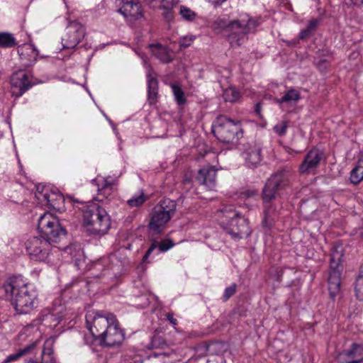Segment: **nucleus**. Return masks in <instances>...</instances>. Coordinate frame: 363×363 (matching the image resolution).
I'll return each mask as SVG.
<instances>
[{"instance_id": "0eeeda50", "label": "nucleus", "mask_w": 363, "mask_h": 363, "mask_svg": "<svg viewBox=\"0 0 363 363\" xmlns=\"http://www.w3.org/2000/svg\"><path fill=\"white\" fill-rule=\"evenodd\" d=\"M38 230L40 236L50 242H57L66 237L67 231L58 218L50 213H45L38 218Z\"/></svg>"}, {"instance_id": "864d4df0", "label": "nucleus", "mask_w": 363, "mask_h": 363, "mask_svg": "<svg viewBox=\"0 0 363 363\" xmlns=\"http://www.w3.org/2000/svg\"><path fill=\"white\" fill-rule=\"evenodd\" d=\"M123 4H133L136 2L135 0H122Z\"/></svg>"}, {"instance_id": "412c9836", "label": "nucleus", "mask_w": 363, "mask_h": 363, "mask_svg": "<svg viewBox=\"0 0 363 363\" xmlns=\"http://www.w3.org/2000/svg\"><path fill=\"white\" fill-rule=\"evenodd\" d=\"M125 18H130V20H136L142 17V9L138 2L133 4H124L118 9Z\"/></svg>"}, {"instance_id": "f257e3e1", "label": "nucleus", "mask_w": 363, "mask_h": 363, "mask_svg": "<svg viewBox=\"0 0 363 363\" xmlns=\"http://www.w3.org/2000/svg\"><path fill=\"white\" fill-rule=\"evenodd\" d=\"M18 314H28L38 306V294L34 288L23 280L21 276L9 277L2 286Z\"/></svg>"}, {"instance_id": "603ef678", "label": "nucleus", "mask_w": 363, "mask_h": 363, "mask_svg": "<svg viewBox=\"0 0 363 363\" xmlns=\"http://www.w3.org/2000/svg\"><path fill=\"white\" fill-rule=\"evenodd\" d=\"M189 337H202V334L199 332H192L189 335Z\"/></svg>"}, {"instance_id": "de8ad7c7", "label": "nucleus", "mask_w": 363, "mask_h": 363, "mask_svg": "<svg viewBox=\"0 0 363 363\" xmlns=\"http://www.w3.org/2000/svg\"><path fill=\"white\" fill-rule=\"evenodd\" d=\"M183 186L184 189L189 190L191 186V179L190 178L185 177L183 180Z\"/></svg>"}, {"instance_id": "20e7f679", "label": "nucleus", "mask_w": 363, "mask_h": 363, "mask_svg": "<svg viewBox=\"0 0 363 363\" xmlns=\"http://www.w3.org/2000/svg\"><path fill=\"white\" fill-rule=\"evenodd\" d=\"M83 223L89 235L101 236L109 230L111 219L104 208L92 203L83 210Z\"/></svg>"}, {"instance_id": "7c9ffc66", "label": "nucleus", "mask_w": 363, "mask_h": 363, "mask_svg": "<svg viewBox=\"0 0 363 363\" xmlns=\"http://www.w3.org/2000/svg\"><path fill=\"white\" fill-rule=\"evenodd\" d=\"M330 261V270L328 275V282L340 284V272L334 268V265H337V263L335 262L334 255H332Z\"/></svg>"}, {"instance_id": "79ce46f5", "label": "nucleus", "mask_w": 363, "mask_h": 363, "mask_svg": "<svg viewBox=\"0 0 363 363\" xmlns=\"http://www.w3.org/2000/svg\"><path fill=\"white\" fill-rule=\"evenodd\" d=\"M258 195L257 190L255 189H247L240 193V197L242 199H247L254 197Z\"/></svg>"}, {"instance_id": "ddd939ff", "label": "nucleus", "mask_w": 363, "mask_h": 363, "mask_svg": "<svg viewBox=\"0 0 363 363\" xmlns=\"http://www.w3.org/2000/svg\"><path fill=\"white\" fill-rule=\"evenodd\" d=\"M124 339L125 333L119 327L118 321L115 318V321L108 326L99 341L101 345L111 347L120 345Z\"/></svg>"}, {"instance_id": "a211bd4d", "label": "nucleus", "mask_w": 363, "mask_h": 363, "mask_svg": "<svg viewBox=\"0 0 363 363\" xmlns=\"http://www.w3.org/2000/svg\"><path fill=\"white\" fill-rule=\"evenodd\" d=\"M35 197L43 204L48 205L54 209H59L60 201H63L64 200L61 195L51 192L48 187L45 186L42 187L41 190H40L39 187L37 188Z\"/></svg>"}, {"instance_id": "c756f323", "label": "nucleus", "mask_w": 363, "mask_h": 363, "mask_svg": "<svg viewBox=\"0 0 363 363\" xmlns=\"http://www.w3.org/2000/svg\"><path fill=\"white\" fill-rule=\"evenodd\" d=\"M318 19H312L309 21L307 27L302 30L299 33V38L301 40H306L309 38L314 31L315 30L318 25Z\"/></svg>"}, {"instance_id": "dca6fc26", "label": "nucleus", "mask_w": 363, "mask_h": 363, "mask_svg": "<svg viewBox=\"0 0 363 363\" xmlns=\"http://www.w3.org/2000/svg\"><path fill=\"white\" fill-rule=\"evenodd\" d=\"M11 84L13 89L12 93L16 97L21 96L33 86L28 74L23 71L13 73L11 78Z\"/></svg>"}, {"instance_id": "3c124183", "label": "nucleus", "mask_w": 363, "mask_h": 363, "mask_svg": "<svg viewBox=\"0 0 363 363\" xmlns=\"http://www.w3.org/2000/svg\"><path fill=\"white\" fill-rule=\"evenodd\" d=\"M226 0H209V1L215 6H219L223 3H224Z\"/></svg>"}, {"instance_id": "423d86ee", "label": "nucleus", "mask_w": 363, "mask_h": 363, "mask_svg": "<svg viewBox=\"0 0 363 363\" xmlns=\"http://www.w3.org/2000/svg\"><path fill=\"white\" fill-rule=\"evenodd\" d=\"M176 209L174 201L169 199L162 200L153 209L148 225L150 230L156 234L161 233L164 225L175 214Z\"/></svg>"}, {"instance_id": "5701e85b", "label": "nucleus", "mask_w": 363, "mask_h": 363, "mask_svg": "<svg viewBox=\"0 0 363 363\" xmlns=\"http://www.w3.org/2000/svg\"><path fill=\"white\" fill-rule=\"evenodd\" d=\"M152 53L163 63H168L173 60L172 50L167 47L160 44H151L149 45Z\"/></svg>"}, {"instance_id": "72a5a7b5", "label": "nucleus", "mask_w": 363, "mask_h": 363, "mask_svg": "<svg viewBox=\"0 0 363 363\" xmlns=\"http://www.w3.org/2000/svg\"><path fill=\"white\" fill-rule=\"evenodd\" d=\"M171 87L177 104L179 106L184 104L186 100L184 97V91L181 87L176 84H172Z\"/></svg>"}, {"instance_id": "37998d69", "label": "nucleus", "mask_w": 363, "mask_h": 363, "mask_svg": "<svg viewBox=\"0 0 363 363\" xmlns=\"http://www.w3.org/2000/svg\"><path fill=\"white\" fill-rule=\"evenodd\" d=\"M194 40V38L192 36H191V37L185 36V37L182 38L179 41L180 47L184 48H188L189 46H190L191 43L193 42Z\"/></svg>"}, {"instance_id": "bb28decb", "label": "nucleus", "mask_w": 363, "mask_h": 363, "mask_svg": "<svg viewBox=\"0 0 363 363\" xmlns=\"http://www.w3.org/2000/svg\"><path fill=\"white\" fill-rule=\"evenodd\" d=\"M177 2L174 0H161L160 9H162L163 16L167 21H170L174 18L173 8Z\"/></svg>"}, {"instance_id": "f3484780", "label": "nucleus", "mask_w": 363, "mask_h": 363, "mask_svg": "<svg viewBox=\"0 0 363 363\" xmlns=\"http://www.w3.org/2000/svg\"><path fill=\"white\" fill-rule=\"evenodd\" d=\"M217 170L214 166H204L198 171L196 179L199 184L204 186L208 190H212L216 185Z\"/></svg>"}, {"instance_id": "2eb2a0df", "label": "nucleus", "mask_w": 363, "mask_h": 363, "mask_svg": "<svg viewBox=\"0 0 363 363\" xmlns=\"http://www.w3.org/2000/svg\"><path fill=\"white\" fill-rule=\"evenodd\" d=\"M324 157V153L316 148H313L305 155L303 160L299 166V172L308 174L314 172L320 165Z\"/></svg>"}, {"instance_id": "c85d7f7f", "label": "nucleus", "mask_w": 363, "mask_h": 363, "mask_svg": "<svg viewBox=\"0 0 363 363\" xmlns=\"http://www.w3.org/2000/svg\"><path fill=\"white\" fill-rule=\"evenodd\" d=\"M16 45V40L13 35L3 32L0 33V47L3 48H13Z\"/></svg>"}, {"instance_id": "49530a36", "label": "nucleus", "mask_w": 363, "mask_h": 363, "mask_svg": "<svg viewBox=\"0 0 363 363\" xmlns=\"http://www.w3.org/2000/svg\"><path fill=\"white\" fill-rule=\"evenodd\" d=\"M165 317L168 321L172 325H177L178 322L176 318H174L173 313H167L165 314Z\"/></svg>"}, {"instance_id": "4d7b16f0", "label": "nucleus", "mask_w": 363, "mask_h": 363, "mask_svg": "<svg viewBox=\"0 0 363 363\" xmlns=\"http://www.w3.org/2000/svg\"><path fill=\"white\" fill-rule=\"evenodd\" d=\"M359 274H361V275L363 276V262H362V264L360 267Z\"/></svg>"}, {"instance_id": "a878e982", "label": "nucleus", "mask_w": 363, "mask_h": 363, "mask_svg": "<svg viewBox=\"0 0 363 363\" xmlns=\"http://www.w3.org/2000/svg\"><path fill=\"white\" fill-rule=\"evenodd\" d=\"M35 342L26 345L24 348L18 350V352L9 355L1 363H11L18 361L23 356L30 353L35 347Z\"/></svg>"}, {"instance_id": "39448f33", "label": "nucleus", "mask_w": 363, "mask_h": 363, "mask_svg": "<svg viewBox=\"0 0 363 363\" xmlns=\"http://www.w3.org/2000/svg\"><path fill=\"white\" fill-rule=\"evenodd\" d=\"M212 132L223 143L238 142L243 135L241 122L225 115H220L216 118L212 125Z\"/></svg>"}, {"instance_id": "c03bdc74", "label": "nucleus", "mask_w": 363, "mask_h": 363, "mask_svg": "<svg viewBox=\"0 0 363 363\" xmlns=\"http://www.w3.org/2000/svg\"><path fill=\"white\" fill-rule=\"evenodd\" d=\"M48 342H45L43 352H42V358L47 357V356L53 355V350L52 347L48 345Z\"/></svg>"}, {"instance_id": "aec40b11", "label": "nucleus", "mask_w": 363, "mask_h": 363, "mask_svg": "<svg viewBox=\"0 0 363 363\" xmlns=\"http://www.w3.org/2000/svg\"><path fill=\"white\" fill-rule=\"evenodd\" d=\"M245 164L249 168L257 167L262 161L261 150L257 146H250L242 154Z\"/></svg>"}, {"instance_id": "f03ea898", "label": "nucleus", "mask_w": 363, "mask_h": 363, "mask_svg": "<svg viewBox=\"0 0 363 363\" xmlns=\"http://www.w3.org/2000/svg\"><path fill=\"white\" fill-rule=\"evenodd\" d=\"M215 24L218 28L225 29L231 45H240L247 39L249 33L256 31L259 23L248 14H242L238 18L229 22L225 19L218 18L215 21Z\"/></svg>"}, {"instance_id": "5fc2aeb1", "label": "nucleus", "mask_w": 363, "mask_h": 363, "mask_svg": "<svg viewBox=\"0 0 363 363\" xmlns=\"http://www.w3.org/2000/svg\"><path fill=\"white\" fill-rule=\"evenodd\" d=\"M278 277H277V280L278 281H280V277L282 276L283 274V269H280L279 271H278Z\"/></svg>"}, {"instance_id": "9b49d317", "label": "nucleus", "mask_w": 363, "mask_h": 363, "mask_svg": "<svg viewBox=\"0 0 363 363\" xmlns=\"http://www.w3.org/2000/svg\"><path fill=\"white\" fill-rule=\"evenodd\" d=\"M91 184L96 187L97 191L94 199L102 202L113 194L118 185V179L111 176H98L91 180Z\"/></svg>"}, {"instance_id": "f704fd0d", "label": "nucleus", "mask_w": 363, "mask_h": 363, "mask_svg": "<svg viewBox=\"0 0 363 363\" xmlns=\"http://www.w3.org/2000/svg\"><path fill=\"white\" fill-rule=\"evenodd\" d=\"M64 315L59 312L57 313H49L47 314L43 319L44 320L50 323L51 326H57L63 319Z\"/></svg>"}, {"instance_id": "58836bf2", "label": "nucleus", "mask_w": 363, "mask_h": 363, "mask_svg": "<svg viewBox=\"0 0 363 363\" xmlns=\"http://www.w3.org/2000/svg\"><path fill=\"white\" fill-rule=\"evenodd\" d=\"M236 289L237 285L235 283L232 284L230 286L227 287L224 291V294L223 295V300L224 301H228L231 296H233L235 294Z\"/></svg>"}, {"instance_id": "4468645a", "label": "nucleus", "mask_w": 363, "mask_h": 363, "mask_svg": "<svg viewBox=\"0 0 363 363\" xmlns=\"http://www.w3.org/2000/svg\"><path fill=\"white\" fill-rule=\"evenodd\" d=\"M261 199L263 204L262 226L265 230L269 231L274 227L278 218L277 206L274 203L275 199L266 198L262 195H261Z\"/></svg>"}, {"instance_id": "a19ab883", "label": "nucleus", "mask_w": 363, "mask_h": 363, "mask_svg": "<svg viewBox=\"0 0 363 363\" xmlns=\"http://www.w3.org/2000/svg\"><path fill=\"white\" fill-rule=\"evenodd\" d=\"M174 246V242L171 240H162L157 245L160 252H166Z\"/></svg>"}, {"instance_id": "6ab92c4d", "label": "nucleus", "mask_w": 363, "mask_h": 363, "mask_svg": "<svg viewBox=\"0 0 363 363\" xmlns=\"http://www.w3.org/2000/svg\"><path fill=\"white\" fill-rule=\"evenodd\" d=\"M18 53L23 66H32L37 60L38 51L32 44H23L18 47Z\"/></svg>"}, {"instance_id": "1a4fd4ad", "label": "nucleus", "mask_w": 363, "mask_h": 363, "mask_svg": "<svg viewBox=\"0 0 363 363\" xmlns=\"http://www.w3.org/2000/svg\"><path fill=\"white\" fill-rule=\"evenodd\" d=\"M25 245L30 258L36 262H45L52 250V242L40 235L29 238Z\"/></svg>"}, {"instance_id": "c9c22d12", "label": "nucleus", "mask_w": 363, "mask_h": 363, "mask_svg": "<svg viewBox=\"0 0 363 363\" xmlns=\"http://www.w3.org/2000/svg\"><path fill=\"white\" fill-rule=\"evenodd\" d=\"M179 13L184 20L189 21H194L196 16L194 11L184 6H180Z\"/></svg>"}, {"instance_id": "b1692460", "label": "nucleus", "mask_w": 363, "mask_h": 363, "mask_svg": "<svg viewBox=\"0 0 363 363\" xmlns=\"http://www.w3.org/2000/svg\"><path fill=\"white\" fill-rule=\"evenodd\" d=\"M301 99V94L296 89H289L280 99H274V102L278 104H296Z\"/></svg>"}, {"instance_id": "9d476101", "label": "nucleus", "mask_w": 363, "mask_h": 363, "mask_svg": "<svg viewBox=\"0 0 363 363\" xmlns=\"http://www.w3.org/2000/svg\"><path fill=\"white\" fill-rule=\"evenodd\" d=\"M116 316L112 313L101 315L97 313L94 316L91 314L86 315L88 329L95 340H99L108 326L115 321Z\"/></svg>"}, {"instance_id": "e433bc0d", "label": "nucleus", "mask_w": 363, "mask_h": 363, "mask_svg": "<svg viewBox=\"0 0 363 363\" xmlns=\"http://www.w3.org/2000/svg\"><path fill=\"white\" fill-rule=\"evenodd\" d=\"M288 128L289 122L286 121H281L274 126L273 130L278 135L284 136L286 135Z\"/></svg>"}, {"instance_id": "4be33fe9", "label": "nucleus", "mask_w": 363, "mask_h": 363, "mask_svg": "<svg viewBox=\"0 0 363 363\" xmlns=\"http://www.w3.org/2000/svg\"><path fill=\"white\" fill-rule=\"evenodd\" d=\"M147 82L148 88L147 100L150 105H153L156 104L158 96V81L153 75L151 69L147 72Z\"/></svg>"}, {"instance_id": "cd10ccee", "label": "nucleus", "mask_w": 363, "mask_h": 363, "mask_svg": "<svg viewBox=\"0 0 363 363\" xmlns=\"http://www.w3.org/2000/svg\"><path fill=\"white\" fill-rule=\"evenodd\" d=\"M348 360L363 361V345L353 344L350 350L346 353Z\"/></svg>"}, {"instance_id": "4c0bfd02", "label": "nucleus", "mask_w": 363, "mask_h": 363, "mask_svg": "<svg viewBox=\"0 0 363 363\" xmlns=\"http://www.w3.org/2000/svg\"><path fill=\"white\" fill-rule=\"evenodd\" d=\"M355 293L358 299L362 300L363 298V276L358 275L355 282Z\"/></svg>"}, {"instance_id": "393cba45", "label": "nucleus", "mask_w": 363, "mask_h": 363, "mask_svg": "<svg viewBox=\"0 0 363 363\" xmlns=\"http://www.w3.org/2000/svg\"><path fill=\"white\" fill-rule=\"evenodd\" d=\"M350 180L355 185L363 180V156L358 160L355 167L352 169Z\"/></svg>"}, {"instance_id": "ea45409f", "label": "nucleus", "mask_w": 363, "mask_h": 363, "mask_svg": "<svg viewBox=\"0 0 363 363\" xmlns=\"http://www.w3.org/2000/svg\"><path fill=\"white\" fill-rule=\"evenodd\" d=\"M328 290L330 296L331 298L334 299L340 291V284L328 282Z\"/></svg>"}, {"instance_id": "7ed1b4c3", "label": "nucleus", "mask_w": 363, "mask_h": 363, "mask_svg": "<svg viewBox=\"0 0 363 363\" xmlns=\"http://www.w3.org/2000/svg\"><path fill=\"white\" fill-rule=\"evenodd\" d=\"M220 226L235 239L248 236L251 230L248 222L231 206H224L218 212Z\"/></svg>"}, {"instance_id": "09e8293b", "label": "nucleus", "mask_w": 363, "mask_h": 363, "mask_svg": "<svg viewBox=\"0 0 363 363\" xmlns=\"http://www.w3.org/2000/svg\"><path fill=\"white\" fill-rule=\"evenodd\" d=\"M262 102H258V103L255 105V111L256 114H257L259 118H262V114H261V111H262Z\"/></svg>"}, {"instance_id": "2f4dec72", "label": "nucleus", "mask_w": 363, "mask_h": 363, "mask_svg": "<svg viewBox=\"0 0 363 363\" xmlns=\"http://www.w3.org/2000/svg\"><path fill=\"white\" fill-rule=\"evenodd\" d=\"M223 97L225 101L235 102L240 97V93L234 87H228L223 91Z\"/></svg>"}, {"instance_id": "473e14b6", "label": "nucleus", "mask_w": 363, "mask_h": 363, "mask_svg": "<svg viewBox=\"0 0 363 363\" xmlns=\"http://www.w3.org/2000/svg\"><path fill=\"white\" fill-rule=\"evenodd\" d=\"M147 199L143 191H141L138 195L133 196L131 199L127 201V203L131 208L141 206Z\"/></svg>"}, {"instance_id": "6e6552de", "label": "nucleus", "mask_w": 363, "mask_h": 363, "mask_svg": "<svg viewBox=\"0 0 363 363\" xmlns=\"http://www.w3.org/2000/svg\"><path fill=\"white\" fill-rule=\"evenodd\" d=\"M291 172L288 168H281L273 173L267 179L261 195L267 198L277 199L278 192L286 188L290 182Z\"/></svg>"}, {"instance_id": "a18cd8bd", "label": "nucleus", "mask_w": 363, "mask_h": 363, "mask_svg": "<svg viewBox=\"0 0 363 363\" xmlns=\"http://www.w3.org/2000/svg\"><path fill=\"white\" fill-rule=\"evenodd\" d=\"M157 248V244L156 242H153L151 246L149 247V249L145 252L143 261L146 262L148 257L152 254V252Z\"/></svg>"}, {"instance_id": "8fccbe9b", "label": "nucleus", "mask_w": 363, "mask_h": 363, "mask_svg": "<svg viewBox=\"0 0 363 363\" xmlns=\"http://www.w3.org/2000/svg\"><path fill=\"white\" fill-rule=\"evenodd\" d=\"M42 359L43 363H55V359L53 355L47 356V357Z\"/></svg>"}, {"instance_id": "6e6d98bb", "label": "nucleus", "mask_w": 363, "mask_h": 363, "mask_svg": "<svg viewBox=\"0 0 363 363\" xmlns=\"http://www.w3.org/2000/svg\"><path fill=\"white\" fill-rule=\"evenodd\" d=\"M347 363H363V361H352V360H348Z\"/></svg>"}, {"instance_id": "f8f14e48", "label": "nucleus", "mask_w": 363, "mask_h": 363, "mask_svg": "<svg viewBox=\"0 0 363 363\" xmlns=\"http://www.w3.org/2000/svg\"><path fill=\"white\" fill-rule=\"evenodd\" d=\"M85 35L84 26L77 22H70L66 28V33L62 38L63 48L72 49L75 48Z\"/></svg>"}]
</instances>
